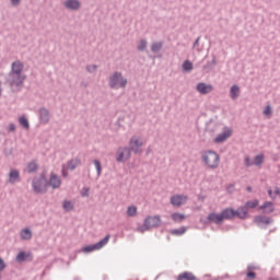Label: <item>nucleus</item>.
<instances>
[{
  "mask_svg": "<svg viewBox=\"0 0 280 280\" xmlns=\"http://www.w3.org/2000/svg\"><path fill=\"white\" fill-rule=\"evenodd\" d=\"M235 218V209L225 208L221 213L212 212L207 217L209 224H217L218 226L222 225L224 220H233Z\"/></svg>",
  "mask_w": 280,
  "mask_h": 280,
  "instance_id": "1",
  "label": "nucleus"
},
{
  "mask_svg": "<svg viewBox=\"0 0 280 280\" xmlns=\"http://www.w3.org/2000/svg\"><path fill=\"white\" fill-rule=\"evenodd\" d=\"M201 159L205 165L210 167V170H215L218 168V165H220V155L213 150L203 151Z\"/></svg>",
  "mask_w": 280,
  "mask_h": 280,
  "instance_id": "2",
  "label": "nucleus"
},
{
  "mask_svg": "<svg viewBox=\"0 0 280 280\" xmlns=\"http://www.w3.org/2000/svg\"><path fill=\"white\" fill-rule=\"evenodd\" d=\"M25 78V74L9 72L4 78V84H8L12 90L20 89V86H23Z\"/></svg>",
  "mask_w": 280,
  "mask_h": 280,
  "instance_id": "3",
  "label": "nucleus"
},
{
  "mask_svg": "<svg viewBox=\"0 0 280 280\" xmlns=\"http://www.w3.org/2000/svg\"><path fill=\"white\" fill-rule=\"evenodd\" d=\"M256 207H259L258 199L246 201L244 206L234 210V218H238L240 220H246L248 218V209H256Z\"/></svg>",
  "mask_w": 280,
  "mask_h": 280,
  "instance_id": "4",
  "label": "nucleus"
},
{
  "mask_svg": "<svg viewBox=\"0 0 280 280\" xmlns=\"http://www.w3.org/2000/svg\"><path fill=\"white\" fill-rule=\"evenodd\" d=\"M128 79L124 78V74H121V72L115 71L113 74L109 75V89H126Z\"/></svg>",
  "mask_w": 280,
  "mask_h": 280,
  "instance_id": "5",
  "label": "nucleus"
},
{
  "mask_svg": "<svg viewBox=\"0 0 280 280\" xmlns=\"http://www.w3.org/2000/svg\"><path fill=\"white\" fill-rule=\"evenodd\" d=\"M161 225V217L159 215H149L144 219V223L137 228L138 233H145L150 229H158Z\"/></svg>",
  "mask_w": 280,
  "mask_h": 280,
  "instance_id": "6",
  "label": "nucleus"
},
{
  "mask_svg": "<svg viewBox=\"0 0 280 280\" xmlns=\"http://www.w3.org/2000/svg\"><path fill=\"white\" fill-rule=\"evenodd\" d=\"M32 187L35 194H45V191H47V187H49V180H47V177L42 174L39 178L33 179Z\"/></svg>",
  "mask_w": 280,
  "mask_h": 280,
  "instance_id": "7",
  "label": "nucleus"
},
{
  "mask_svg": "<svg viewBox=\"0 0 280 280\" xmlns=\"http://www.w3.org/2000/svg\"><path fill=\"white\" fill-rule=\"evenodd\" d=\"M109 241H110V236L109 234H107L100 242L82 247V253H93V250H102V248H104V246H106V244H108Z\"/></svg>",
  "mask_w": 280,
  "mask_h": 280,
  "instance_id": "8",
  "label": "nucleus"
},
{
  "mask_svg": "<svg viewBox=\"0 0 280 280\" xmlns=\"http://www.w3.org/2000/svg\"><path fill=\"white\" fill-rule=\"evenodd\" d=\"M254 222H255V224H257V226L259 229H268V226H270V224H272V222H275V220H272V218H270V217L260 214V215H256L254 218Z\"/></svg>",
  "mask_w": 280,
  "mask_h": 280,
  "instance_id": "9",
  "label": "nucleus"
},
{
  "mask_svg": "<svg viewBox=\"0 0 280 280\" xmlns=\"http://www.w3.org/2000/svg\"><path fill=\"white\" fill-rule=\"evenodd\" d=\"M233 135V129L224 127L223 131L214 138V143H224Z\"/></svg>",
  "mask_w": 280,
  "mask_h": 280,
  "instance_id": "10",
  "label": "nucleus"
},
{
  "mask_svg": "<svg viewBox=\"0 0 280 280\" xmlns=\"http://www.w3.org/2000/svg\"><path fill=\"white\" fill-rule=\"evenodd\" d=\"M129 149H131L136 154H141L143 152L141 148L143 147V142L139 141L137 137H132L129 141Z\"/></svg>",
  "mask_w": 280,
  "mask_h": 280,
  "instance_id": "11",
  "label": "nucleus"
},
{
  "mask_svg": "<svg viewBox=\"0 0 280 280\" xmlns=\"http://www.w3.org/2000/svg\"><path fill=\"white\" fill-rule=\"evenodd\" d=\"M38 119L42 124L46 125L51 119V114L47 107H40L38 110Z\"/></svg>",
  "mask_w": 280,
  "mask_h": 280,
  "instance_id": "12",
  "label": "nucleus"
},
{
  "mask_svg": "<svg viewBox=\"0 0 280 280\" xmlns=\"http://www.w3.org/2000/svg\"><path fill=\"white\" fill-rule=\"evenodd\" d=\"M185 202H187V196L174 195L171 197V205H173V207H180Z\"/></svg>",
  "mask_w": 280,
  "mask_h": 280,
  "instance_id": "13",
  "label": "nucleus"
},
{
  "mask_svg": "<svg viewBox=\"0 0 280 280\" xmlns=\"http://www.w3.org/2000/svg\"><path fill=\"white\" fill-rule=\"evenodd\" d=\"M259 211H262L265 214L275 213V203L272 201H265L259 206Z\"/></svg>",
  "mask_w": 280,
  "mask_h": 280,
  "instance_id": "14",
  "label": "nucleus"
},
{
  "mask_svg": "<svg viewBox=\"0 0 280 280\" xmlns=\"http://www.w3.org/2000/svg\"><path fill=\"white\" fill-rule=\"evenodd\" d=\"M23 69H25V66L20 60H16L11 63L10 73L23 74Z\"/></svg>",
  "mask_w": 280,
  "mask_h": 280,
  "instance_id": "15",
  "label": "nucleus"
},
{
  "mask_svg": "<svg viewBox=\"0 0 280 280\" xmlns=\"http://www.w3.org/2000/svg\"><path fill=\"white\" fill-rule=\"evenodd\" d=\"M60 185H62V180L58 175L52 174L49 178L48 186L52 187V189H60Z\"/></svg>",
  "mask_w": 280,
  "mask_h": 280,
  "instance_id": "16",
  "label": "nucleus"
},
{
  "mask_svg": "<svg viewBox=\"0 0 280 280\" xmlns=\"http://www.w3.org/2000/svg\"><path fill=\"white\" fill-rule=\"evenodd\" d=\"M65 8H67V10H80L81 3L80 0H66L63 2Z\"/></svg>",
  "mask_w": 280,
  "mask_h": 280,
  "instance_id": "17",
  "label": "nucleus"
},
{
  "mask_svg": "<svg viewBox=\"0 0 280 280\" xmlns=\"http://www.w3.org/2000/svg\"><path fill=\"white\" fill-rule=\"evenodd\" d=\"M197 91L201 93V95H208V93H211L213 91L212 85H207V83H198L197 84Z\"/></svg>",
  "mask_w": 280,
  "mask_h": 280,
  "instance_id": "18",
  "label": "nucleus"
},
{
  "mask_svg": "<svg viewBox=\"0 0 280 280\" xmlns=\"http://www.w3.org/2000/svg\"><path fill=\"white\" fill-rule=\"evenodd\" d=\"M81 163H82V161L80 160V158H74V159H71L70 161H68L67 167H68V170L73 172V170H75V167L80 166Z\"/></svg>",
  "mask_w": 280,
  "mask_h": 280,
  "instance_id": "19",
  "label": "nucleus"
},
{
  "mask_svg": "<svg viewBox=\"0 0 280 280\" xmlns=\"http://www.w3.org/2000/svg\"><path fill=\"white\" fill-rule=\"evenodd\" d=\"M21 174L18 170H11L9 173V183H16L19 180Z\"/></svg>",
  "mask_w": 280,
  "mask_h": 280,
  "instance_id": "20",
  "label": "nucleus"
},
{
  "mask_svg": "<svg viewBox=\"0 0 280 280\" xmlns=\"http://www.w3.org/2000/svg\"><path fill=\"white\" fill-rule=\"evenodd\" d=\"M231 100H237L240 97V85H233L230 90Z\"/></svg>",
  "mask_w": 280,
  "mask_h": 280,
  "instance_id": "21",
  "label": "nucleus"
},
{
  "mask_svg": "<svg viewBox=\"0 0 280 280\" xmlns=\"http://www.w3.org/2000/svg\"><path fill=\"white\" fill-rule=\"evenodd\" d=\"M171 218H172L173 222L180 223L184 220H186L187 217L183 213L175 212V213L171 214Z\"/></svg>",
  "mask_w": 280,
  "mask_h": 280,
  "instance_id": "22",
  "label": "nucleus"
},
{
  "mask_svg": "<svg viewBox=\"0 0 280 280\" xmlns=\"http://www.w3.org/2000/svg\"><path fill=\"white\" fill-rule=\"evenodd\" d=\"M183 71L189 73V71H194V63L190 60H185L182 65Z\"/></svg>",
  "mask_w": 280,
  "mask_h": 280,
  "instance_id": "23",
  "label": "nucleus"
},
{
  "mask_svg": "<svg viewBox=\"0 0 280 280\" xmlns=\"http://www.w3.org/2000/svg\"><path fill=\"white\" fill-rule=\"evenodd\" d=\"M161 49H163V42H154L151 45V51L153 54H159V51H161Z\"/></svg>",
  "mask_w": 280,
  "mask_h": 280,
  "instance_id": "24",
  "label": "nucleus"
},
{
  "mask_svg": "<svg viewBox=\"0 0 280 280\" xmlns=\"http://www.w3.org/2000/svg\"><path fill=\"white\" fill-rule=\"evenodd\" d=\"M19 124L24 128V130H30V120L25 116H21L19 118Z\"/></svg>",
  "mask_w": 280,
  "mask_h": 280,
  "instance_id": "25",
  "label": "nucleus"
},
{
  "mask_svg": "<svg viewBox=\"0 0 280 280\" xmlns=\"http://www.w3.org/2000/svg\"><path fill=\"white\" fill-rule=\"evenodd\" d=\"M187 233V228L182 226L179 229L171 230V235H176L177 237L180 235H185Z\"/></svg>",
  "mask_w": 280,
  "mask_h": 280,
  "instance_id": "26",
  "label": "nucleus"
},
{
  "mask_svg": "<svg viewBox=\"0 0 280 280\" xmlns=\"http://www.w3.org/2000/svg\"><path fill=\"white\" fill-rule=\"evenodd\" d=\"M20 235L23 240H32V230L30 228L23 229Z\"/></svg>",
  "mask_w": 280,
  "mask_h": 280,
  "instance_id": "27",
  "label": "nucleus"
},
{
  "mask_svg": "<svg viewBox=\"0 0 280 280\" xmlns=\"http://www.w3.org/2000/svg\"><path fill=\"white\" fill-rule=\"evenodd\" d=\"M38 171V164L36 161H32L27 164V172L28 174H34V172Z\"/></svg>",
  "mask_w": 280,
  "mask_h": 280,
  "instance_id": "28",
  "label": "nucleus"
},
{
  "mask_svg": "<svg viewBox=\"0 0 280 280\" xmlns=\"http://www.w3.org/2000/svg\"><path fill=\"white\" fill-rule=\"evenodd\" d=\"M254 268H255L254 266H248L247 267L246 277L249 280H255L257 278V273L255 271H253Z\"/></svg>",
  "mask_w": 280,
  "mask_h": 280,
  "instance_id": "29",
  "label": "nucleus"
},
{
  "mask_svg": "<svg viewBox=\"0 0 280 280\" xmlns=\"http://www.w3.org/2000/svg\"><path fill=\"white\" fill-rule=\"evenodd\" d=\"M116 154H117V158H116L117 163H124V161H127L126 155L124 154V151L121 150V148L117 150Z\"/></svg>",
  "mask_w": 280,
  "mask_h": 280,
  "instance_id": "30",
  "label": "nucleus"
},
{
  "mask_svg": "<svg viewBox=\"0 0 280 280\" xmlns=\"http://www.w3.org/2000/svg\"><path fill=\"white\" fill-rule=\"evenodd\" d=\"M93 163L96 168L97 176H102V162H100V160H94Z\"/></svg>",
  "mask_w": 280,
  "mask_h": 280,
  "instance_id": "31",
  "label": "nucleus"
},
{
  "mask_svg": "<svg viewBox=\"0 0 280 280\" xmlns=\"http://www.w3.org/2000/svg\"><path fill=\"white\" fill-rule=\"evenodd\" d=\"M62 209L66 211H73V203L69 200H65L62 203Z\"/></svg>",
  "mask_w": 280,
  "mask_h": 280,
  "instance_id": "32",
  "label": "nucleus"
},
{
  "mask_svg": "<svg viewBox=\"0 0 280 280\" xmlns=\"http://www.w3.org/2000/svg\"><path fill=\"white\" fill-rule=\"evenodd\" d=\"M27 257H28L27 253H25V252H20V253L18 254V256H16V261H19V262L26 261V260H27Z\"/></svg>",
  "mask_w": 280,
  "mask_h": 280,
  "instance_id": "33",
  "label": "nucleus"
},
{
  "mask_svg": "<svg viewBox=\"0 0 280 280\" xmlns=\"http://www.w3.org/2000/svg\"><path fill=\"white\" fill-rule=\"evenodd\" d=\"M121 150H122V153L125 154V161H128V159H130L132 154L130 147L121 148Z\"/></svg>",
  "mask_w": 280,
  "mask_h": 280,
  "instance_id": "34",
  "label": "nucleus"
},
{
  "mask_svg": "<svg viewBox=\"0 0 280 280\" xmlns=\"http://www.w3.org/2000/svg\"><path fill=\"white\" fill-rule=\"evenodd\" d=\"M264 163V154H258L254 158V165L259 166Z\"/></svg>",
  "mask_w": 280,
  "mask_h": 280,
  "instance_id": "35",
  "label": "nucleus"
},
{
  "mask_svg": "<svg viewBox=\"0 0 280 280\" xmlns=\"http://www.w3.org/2000/svg\"><path fill=\"white\" fill-rule=\"evenodd\" d=\"M127 215H129V218H135V215H137V207L135 206L128 207Z\"/></svg>",
  "mask_w": 280,
  "mask_h": 280,
  "instance_id": "36",
  "label": "nucleus"
},
{
  "mask_svg": "<svg viewBox=\"0 0 280 280\" xmlns=\"http://www.w3.org/2000/svg\"><path fill=\"white\" fill-rule=\"evenodd\" d=\"M147 48H148V40L147 39H141L140 44L138 45V50L143 51Z\"/></svg>",
  "mask_w": 280,
  "mask_h": 280,
  "instance_id": "37",
  "label": "nucleus"
},
{
  "mask_svg": "<svg viewBox=\"0 0 280 280\" xmlns=\"http://www.w3.org/2000/svg\"><path fill=\"white\" fill-rule=\"evenodd\" d=\"M206 132L213 135V132H215V124L213 122L208 124L206 127Z\"/></svg>",
  "mask_w": 280,
  "mask_h": 280,
  "instance_id": "38",
  "label": "nucleus"
},
{
  "mask_svg": "<svg viewBox=\"0 0 280 280\" xmlns=\"http://www.w3.org/2000/svg\"><path fill=\"white\" fill-rule=\"evenodd\" d=\"M217 61H215V57L212 58L211 61H208L206 66H203V69H212V67H215Z\"/></svg>",
  "mask_w": 280,
  "mask_h": 280,
  "instance_id": "39",
  "label": "nucleus"
},
{
  "mask_svg": "<svg viewBox=\"0 0 280 280\" xmlns=\"http://www.w3.org/2000/svg\"><path fill=\"white\" fill-rule=\"evenodd\" d=\"M88 73H95L97 71V65L86 66Z\"/></svg>",
  "mask_w": 280,
  "mask_h": 280,
  "instance_id": "40",
  "label": "nucleus"
},
{
  "mask_svg": "<svg viewBox=\"0 0 280 280\" xmlns=\"http://www.w3.org/2000/svg\"><path fill=\"white\" fill-rule=\"evenodd\" d=\"M264 115L268 116V115H272V106L267 105L264 109Z\"/></svg>",
  "mask_w": 280,
  "mask_h": 280,
  "instance_id": "41",
  "label": "nucleus"
},
{
  "mask_svg": "<svg viewBox=\"0 0 280 280\" xmlns=\"http://www.w3.org/2000/svg\"><path fill=\"white\" fill-rule=\"evenodd\" d=\"M244 163H245V167H250L253 166V162L250 161V158L249 156H246L244 159Z\"/></svg>",
  "mask_w": 280,
  "mask_h": 280,
  "instance_id": "42",
  "label": "nucleus"
},
{
  "mask_svg": "<svg viewBox=\"0 0 280 280\" xmlns=\"http://www.w3.org/2000/svg\"><path fill=\"white\" fill-rule=\"evenodd\" d=\"M10 3L13 8H19V5H21V0H10Z\"/></svg>",
  "mask_w": 280,
  "mask_h": 280,
  "instance_id": "43",
  "label": "nucleus"
},
{
  "mask_svg": "<svg viewBox=\"0 0 280 280\" xmlns=\"http://www.w3.org/2000/svg\"><path fill=\"white\" fill-rule=\"evenodd\" d=\"M9 132H16V125H14V122H11L10 125H9Z\"/></svg>",
  "mask_w": 280,
  "mask_h": 280,
  "instance_id": "44",
  "label": "nucleus"
},
{
  "mask_svg": "<svg viewBox=\"0 0 280 280\" xmlns=\"http://www.w3.org/2000/svg\"><path fill=\"white\" fill-rule=\"evenodd\" d=\"M12 152H13V149H12V148H7V149H4V155H5V156H12Z\"/></svg>",
  "mask_w": 280,
  "mask_h": 280,
  "instance_id": "45",
  "label": "nucleus"
},
{
  "mask_svg": "<svg viewBox=\"0 0 280 280\" xmlns=\"http://www.w3.org/2000/svg\"><path fill=\"white\" fill-rule=\"evenodd\" d=\"M0 270H5V261L0 257Z\"/></svg>",
  "mask_w": 280,
  "mask_h": 280,
  "instance_id": "46",
  "label": "nucleus"
},
{
  "mask_svg": "<svg viewBox=\"0 0 280 280\" xmlns=\"http://www.w3.org/2000/svg\"><path fill=\"white\" fill-rule=\"evenodd\" d=\"M268 196H269V198H271L272 200H275V198H277V197L275 196V192H272V189H269V190H268Z\"/></svg>",
  "mask_w": 280,
  "mask_h": 280,
  "instance_id": "47",
  "label": "nucleus"
},
{
  "mask_svg": "<svg viewBox=\"0 0 280 280\" xmlns=\"http://www.w3.org/2000/svg\"><path fill=\"white\" fill-rule=\"evenodd\" d=\"M83 197H89V188H83V191L81 192Z\"/></svg>",
  "mask_w": 280,
  "mask_h": 280,
  "instance_id": "48",
  "label": "nucleus"
},
{
  "mask_svg": "<svg viewBox=\"0 0 280 280\" xmlns=\"http://www.w3.org/2000/svg\"><path fill=\"white\" fill-rule=\"evenodd\" d=\"M273 196H280V188L279 187L275 188Z\"/></svg>",
  "mask_w": 280,
  "mask_h": 280,
  "instance_id": "49",
  "label": "nucleus"
},
{
  "mask_svg": "<svg viewBox=\"0 0 280 280\" xmlns=\"http://www.w3.org/2000/svg\"><path fill=\"white\" fill-rule=\"evenodd\" d=\"M199 43H200V36L196 38V40L194 42L192 47H198Z\"/></svg>",
  "mask_w": 280,
  "mask_h": 280,
  "instance_id": "50",
  "label": "nucleus"
},
{
  "mask_svg": "<svg viewBox=\"0 0 280 280\" xmlns=\"http://www.w3.org/2000/svg\"><path fill=\"white\" fill-rule=\"evenodd\" d=\"M62 176H63L65 178H67V177L69 176V174H67V173L65 172V170H62Z\"/></svg>",
  "mask_w": 280,
  "mask_h": 280,
  "instance_id": "51",
  "label": "nucleus"
},
{
  "mask_svg": "<svg viewBox=\"0 0 280 280\" xmlns=\"http://www.w3.org/2000/svg\"><path fill=\"white\" fill-rule=\"evenodd\" d=\"M246 191H249V192L253 191V187L247 186V187H246Z\"/></svg>",
  "mask_w": 280,
  "mask_h": 280,
  "instance_id": "52",
  "label": "nucleus"
}]
</instances>
